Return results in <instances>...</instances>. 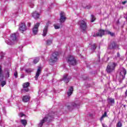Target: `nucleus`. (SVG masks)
I'll use <instances>...</instances> for the list:
<instances>
[{"mask_svg":"<svg viewBox=\"0 0 127 127\" xmlns=\"http://www.w3.org/2000/svg\"><path fill=\"white\" fill-rule=\"evenodd\" d=\"M54 116H55V114H54V112H53L49 113L48 115H46L44 119L41 120L38 125V127H42V126H43V124L45 123V122H51V121L54 119Z\"/></svg>","mask_w":127,"mask_h":127,"instance_id":"nucleus-1","label":"nucleus"},{"mask_svg":"<svg viewBox=\"0 0 127 127\" xmlns=\"http://www.w3.org/2000/svg\"><path fill=\"white\" fill-rule=\"evenodd\" d=\"M17 42V38H16V35L15 33L12 34L9 39H7L5 40V43L8 44V45H13Z\"/></svg>","mask_w":127,"mask_h":127,"instance_id":"nucleus-2","label":"nucleus"},{"mask_svg":"<svg viewBox=\"0 0 127 127\" xmlns=\"http://www.w3.org/2000/svg\"><path fill=\"white\" fill-rule=\"evenodd\" d=\"M58 56H59V53H58V52H55L52 54L49 60L50 64H51V65H53L57 62V60H58Z\"/></svg>","mask_w":127,"mask_h":127,"instance_id":"nucleus-3","label":"nucleus"},{"mask_svg":"<svg viewBox=\"0 0 127 127\" xmlns=\"http://www.w3.org/2000/svg\"><path fill=\"white\" fill-rule=\"evenodd\" d=\"M78 23L81 31L86 32V30H87V22L84 20H81L78 21Z\"/></svg>","mask_w":127,"mask_h":127,"instance_id":"nucleus-4","label":"nucleus"},{"mask_svg":"<svg viewBox=\"0 0 127 127\" xmlns=\"http://www.w3.org/2000/svg\"><path fill=\"white\" fill-rule=\"evenodd\" d=\"M105 34H109L111 36H114L115 35V33H112V32L109 30H104L100 29L99 31V32L96 33V36H98L99 37H102L103 35H105Z\"/></svg>","mask_w":127,"mask_h":127,"instance_id":"nucleus-5","label":"nucleus"},{"mask_svg":"<svg viewBox=\"0 0 127 127\" xmlns=\"http://www.w3.org/2000/svg\"><path fill=\"white\" fill-rule=\"evenodd\" d=\"M116 66H117V63H111L109 64L106 69L107 73H112L116 68Z\"/></svg>","mask_w":127,"mask_h":127,"instance_id":"nucleus-6","label":"nucleus"},{"mask_svg":"<svg viewBox=\"0 0 127 127\" xmlns=\"http://www.w3.org/2000/svg\"><path fill=\"white\" fill-rule=\"evenodd\" d=\"M67 61L69 65H72V66H75L77 64V61L73 56H69L67 58Z\"/></svg>","mask_w":127,"mask_h":127,"instance_id":"nucleus-7","label":"nucleus"},{"mask_svg":"<svg viewBox=\"0 0 127 127\" xmlns=\"http://www.w3.org/2000/svg\"><path fill=\"white\" fill-rule=\"evenodd\" d=\"M29 86H30V83L29 82H27L24 83L22 85L23 89L22 90V92H28L29 91V89H28Z\"/></svg>","mask_w":127,"mask_h":127,"instance_id":"nucleus-8","label":"nucleus"},{"mask_svg":"<svg viewBox=\"0 0 127 127\" xmlns=\"http://www.w3.org/2000/svg\"><path fill=\"white\" fill-rule=\"evenodd\" d=\"M39 25H40V23H36L34 27L32 29V32L34 35H36L37 34V32H38V27H39Z\"/></svg>","mask_w":127,"mask_h":127,"instance_id":"nucleus-9","label":"nucleus"},{"mask_svg":"<svg viewBox=\"0 0 127 127\" xmlns=\"http://www.w3.org/2000/svg\"><path fill=\"white\" fill-rule=\"evenodd\" d=\"M66 14L64 12H61L60 13V22L61 23H63V22H65L66 20Z\"/></svg>","mask_w":127,"mask_h":127,"instance_id":"nucleus-10","label":"nucleus"},{"mask_svg":"<svg viewBox=\"0 0 127 127\" xmlns=\"http://www.w3.org/2000/svg\"><path fill=\"white\" fill-rule=\"evenodd\" d=\"M79 106H80V105L79 104H77L75 103H71V105H66V107L68 109V110H69V111H71V110H73V109L74 108H78V107H79Z\"/></svg>","mask_w":127,"mask_h":127,"instance_id":"nucleus-11","label":"nucleus"},{"mask_svg":"<svg viewBox=\"0 0 127 127\" xmlns=\"http://www.w3.org/2000/svg\"><path fill=\"white\" fill-rule=\"evenodd\" d=\"M126 75H127V70L126 69L122 68L121 69V71L120 72V78L124 80L125 78Z\"/></svg>","mask_w":127,"mask_h":127,"instance_id":"nucleus-12","label":"nucleus"},{"mask_svg":"<svg viewBox=\"0 0 127 127\" xmlns=\"http://www.w3.org/2000/svg\"><path fill=\"white\" fill-rule=\"evenodd\" d=\"M19 30L20 31H25L26 30V26L25 25V23L21 22L19 24Z\"/></svg>","mask_w":127,"mask_h":127,"instance_id":"nucleus-13","label":"nucleus"},{"mask_svg":"<svg viewBox=\"0 0 127 127\" xmlns=\"http://www.w3.org/2000/svg\"><path fill=\"white\" fill-rule=\"evenodd\" d=\"M41 74V67H39L36 73V75L35 76V79L36 81H37L38 80V77H39V75Z\"/></svg>","mask_w":127,"mask_h":127,"instance_id":"nucleus-14","label":"nucleus"},{"mask_svg":"<svg viewBox=\"0 0 127 127\" xmlns=\"http://www.w3.org/2000/svg\"><path fill=\"white\" fill-rule=\"evenodd\" d=\"M71 76H68V75L65 74L64 75L63 81L66 83H69L70 82V80H71Z\"/></svg>","mask_w":127,"mask_h":127,"instance_id":"nucleus-15","label":"nucleus"},{"mask_svg":"<svg viewBox=\"0 0 127 127\" xmlns=\"http://www.w3.org/2000/svg\"><path fill=\"white\" fill-rule=\"evenodd\" d=\"M48 24H49V22L47 23L46 25L45 26L43 30V36H46V34H47V31L48 30Z\"/></svg>","mask_w":127,"mask_h":127,"instance_id":"nucleus-16","label":"nucleus"},{"mask_svg":"<svg viewBox=\"0 0 127 127\" xmlns=\"http://www.w3.org/2000/svg\"><path fill=\"white\" fill-rule=\"evenodd\" d=\"M30 99V97L29 96L25 95L23 97L22 101L24 103H27L28 101Z\"/></svg>","mask_w":127,"mask_h":127,"instance_id":"nucleus-17","label":"nucleus"},{"mask_svg":"<svg viewBox=\"0 0 127 127\" xmlns=\"http://www.w3.org/2000/svg\"><path fill=\"white\" fill-rule=\"evenodd\" d=\"M32 15L35 19H37L39 18V13H37V11H35L34 12L32 13Z\"/></svg>","mask_w":127,"mask_h":127,"instance_id":"nucleus-18","label":"nucleus"},{"mask_svg":"<svg viewBox=\"0 0 127 127\" xmlns=\"http://www.w3.org/2000/svg\"><path fill=\"white\" fill-rule=\"evenodd\" d=\"M3 80V71L1 69V65H0V82Z\"/></svg>","mask_w":127,"mask_h":127,"instance_id":"nucleus-19","label":"nucleus"},{"mask_svg":"<svg viewBox=\"0 0 127 127\" xmlns=\"http://www.w3.org/2000/svg\"><path fill=\"white\" fill-rule=\"evenodd\" d=\"M72 94H73V86H71L67 91L68 97H70Z\"/></svg>","mask_w":127,"mask_h":127,"instance_id":"nucleus-20","label":"nucleus"},{"mask_svg":"<svg viewBox=\"0 0 127 127\" xmlns=\"http://www.w3.org/2000/svg\"><path fill=\"white\" fill-rule=\"evenodd\" d=\"M107 101L109 104H115V99L112 98H109L107 99Z\"/></svg>","mask_w":127,"mask_h":127,"instance_id":"nucleus-21","label":"nucleus"},{"mask_svg":"<svg viewBox=\"0 0 127 127\" xmlns=\"http://www.w3.org/2000/svg\"><path fill=\"white\" fill-rule=\"evenodd\" d=\"M20 123H21V124H22V125L23 126H24V127H25V126H26V125H27V121H26V120H25L24 119L21 120Z\"/></svg>","mask_w":127,"mask_h":127,"instance_id":"nucleus-22","label":"nucleus"},{"mask_svg":"<svg viewBox=\"0 0 127 127\" xmlns=\"http://www.w3.org/2000/svg\"><path fill=\"white\" fill-rule=\"evenodd\" d=\"M6 78H9V69H6L5 70Z\"/></svg>","mask_w":127,"mask_h":127,"instance_id":"nucleus-23","label":"nucleus"},{"mask_svg":"<svg viewBox=\"0 0 127 127\" xmlns=\"http://www.w3.org/2000/svg\"><path fill=\"white\" fill-rule=\"evenodd\" d=\"M52 42H53V39H49L46 41V45H51L52 44Z\"/></svg>","mask_w":127,"mask_h":127,"instance_id":"nucleus-24","label":"nucleus"},{"mask_svg":"<svg viewBox=\"0 0 127 127\" xmlns=\"http://www.w3.org/2000/svg\"><path fill=\"white\" fill-rule=\"evenodd\" d=\"M4 56H5V54L4 53L2 52H1L0 53V60H2V59H3V57H4Z\"/></svg>","mask_w":127,"mask_h":127,"instance_id":"nucleus-25","label":"nucleus"},{"mask_svg":"<svg viewBox=\"0 0 127 127\" xmlns=\"http://www.w3.org/2000/svg\"><path fill=\"white\" fill-rule=\"evenodd\" d=\"M33 71V69H31V68H27L25 69V72H26V73H31V72Z\"/></svg>","mask_w":127,"mask_h":127,"instance_id":"nucleus-26","label":"nucleus"},{"mask_svg":"<svg viewBox=\"0 0 127 127\" xmlns=\"http://www.w3.org/2000/svg\"><path fill=\"white\" fill-rule=\"evenodd\" d=\"M117 127H122L123 124H122V122L119 121L116 125Z\"/></svg>","mask_w":127,"mask_h":127,"instance_id":"nucleus-27","label":"nucleus"},{"mask_svg":"<svg viewBox=\"0 0 127 127\" xmlns=\"http://www.w3.org/2000/svg\"><path fill=\"white\" fill-rule=\"evenodd\" d=\"M39 62V58H36L34 60L33 63H34V64H36L37 63H38Z\"/></svg>","mask_w":127,"mask_h":127,"instance_id":"nucleus-28","label":"nucleus"},{"mask_svg":"<svg viewBox=\"0 0 127 127\" xmlns=\"http://www.w3.org/2000/svg\"><path fill=\"white\" fill-rule=\"evenodd\" d=\"M95 19H96V18H95V16H94V15H91V22H94V21H95Z\"/></svg>","mask_w":127,"mask_h":127,"instance_id":"nucleus-29","label":"nucleus"},{"mask_svg":"<svg viewBox=\"0 0 127 127\" xmlns=\"http://www.w3.org/2000/svg\"><path fill=\"white\" fill-rule=\"evenodd\" d=\"M0 84H1V87H3L4 85H6V82L4 80H2L1 81Z\"/></svg>","mask_w":127,"mask_h":127,"instance_id":"nucleus-30","label":"nucleus"},{"mask_svg":"<svg viewBox=\"0 0 127 127\" xmlns=\"http://www.w3.org/2000/svg\"><path fill=\"white\" fill-rule=\"evenodd\" d=\"M105 117H107V112H105L104 115L102 116L100 119L101 121L103 120V119H104V118H105Z\"/></svg>","mask_w":127,"mask_h":127,"instance_id":"nucleus-31","label":"nucleus"},{"mask_svg":"<svg viewBox=\"0 0 127 127\" xmlns=\"http://www.w3.org/2000/svg\"><path fill=\"white\" fill-rule=\"evenodd\" d=\"M92 51L94 52L95 51V49H96V45H93V46L91 47V48Z\"/></svg>","mask_w":127,"mask_h":127,"instance_id":"nucleus-32","label":"nucleus"},{"mask_svg":"<svg viewBox=\"0 0 127 127\" xmlns=\"http://www.w3.org/2000/svg\"><path fill=\"white\" fill-rule=\"evenodd\" d=\"M111 46H112V48H113V49L116 48V43H113L112 44H111Z\"/></svg>","mask_w":127,"mask_h":127,"instance_id":"nucleus-33","label":"nucleus"},{"mask_svg":"<svg viewBox=\"0 0 127 127\" xmlns=\"http://www.w3.org/2000/svg\"><path fill=\"white\" fill-rule=\"evenodd\" d=\"M82 7H84L85 8H87V9H90V8L92 7V6H91V5H87L86 7H84V6L82 5Z\"/></svg>","mask_w":127,"mask_h":127,"instance_id":"nucleus-34","label":"nucleus"},{"mask_svg":"<svg viewBox=\"0 0 127 127\" xmlns=\"http://www.w3.org/2000/svg\"><path fill=\"white\" fill-rule=\"evenodd\" d=\"M54 27L55 29H59V28H60V26L54 25Z\"/></svg>","mask_w":127,"mask_h":127,"instance_id":"nucleus-35","label":"nucleus"},{"mask_svg":"<svg viewBox=\"0 0 127 127\" xmlns=\"http://www.w3.org/2000/svg\"><path fill=\"white\" fill-rule=\"evenodd\" d=\"M14 76L15 78H17V72L16 71L14 73Z\"/></svg>","mask_w":127,"mask_h":127,"instance_id":"nucleus-36","label":"nucleus"},{"mask_svg":"<svg viewBox=\"0 0 127 127\" xmlns=\"http://www.w3.org/2000/svg\"><path fill=\"white\" fill-rule=\"evenodd\" d=\"M19 117H20V118H22V117H23V116H24V114H23V113H20V114H19Z\"/></svg>","mask_w":127,"mask_h":127,"instance_id":"nucleus-37","label":"nucleus"},{"mask_svg":"<svg viewBox=\"0 0 127 127\" xmlns=\"http://www.w3.org/2000/svg\"><path fill=\"white\" fill-rule=\"evenodd\" d=\"M98 62H100V61L101 60L100 58V55L98 56Z\"/></svg>","mask_w":127,"mask_h":127,"instance_id":"nucleus-38","label":"nucleus"},{"mask_svg":"<svg viewBox=\"0 0 127 127\" xmlns=\"http://www.w3.org/2000/svg\"><path fill=\"white\" fill-rule=\"evenodd\" d=\"M31 25V23H28L27 26L28 27H30Z\"/></svg>","mask_w":127,"mask_h":127,"instance_id":"nucleus-39","label":"nucleus"},{"mask_svg":"<svg viewBox=\"0 0 127 127\" xmlns=\"http://www.w3.org/2000/svg\"><path fill=\"white\" fill-rule=\"evenodd\" d=\"M127 1H124L123 2H122V4H126V3H127Z\"/></svg>","mask_w":127,"mask_h":127,"instance_id":"nucleus-40","label":"nucleus"},{"mask_svg":"<svg viewBox=\"0 0 127 127\" xmlns=\"http://www.w3.org/2000/svg\"><path fill=\"white\" fill-rule=\"evenodd\" d=\"M102 127H108V126H107V125H106L105 124H102Z\"/></svg>","mask_w":127,"mask_h":127,"instance_id":"nucleus-41","label":"nucleus"},{"mask_svg":"<svg viewBox=\"0 0 127 127\" xmlns=\"http://www.w3.org/2000/svg\"><path fill=\"white\" fill-rule=\"evenodd\" d=\"M121 56V55H120V53H117V57H120Z\"/></svg>","mask_w":127,"mask_h":127,"instance_id":"nucleus-42","label":"nucleus"},{"mask_svg":"<svg viewBox=\"0 0 127 127\" xmlns=\"http://www.w3.org/2000/svg\"><path fill=\"white\" fill-rule=\"evenodd\" d=\"M23 48V46H20L19 47V49H21L22 48Z\"/></svg>","mask_w":127,"mask_h":127,"instance_id":"nucleus-43","label":"nucleus"},{"mask_svg":"<svg viewBox=\"0 0 127 127\" xmlns=\"http://www.w3.org/2000/svg\"><path fill=\"white\" fill-rule=\"evenodd\" d=\"M93 36L95 37V35H94Z\"/></svg>","mask_w":127,"mask_h":127,"instance_id":"nucleus-44","label":"nucleus"},{"mask_svg":"<svg viewBox=\"0 0 127 127\" xmlns=\"http://www.w3.org/2000/svg\"><path fill=\"white\" fill-rule=\"evenodd\" d=\"M124 107H126V105H124Z\"/></svg>","mask_w":127,"mask_h":127,"instance_id":"nucleus-45","label":"nucleus"}]
</instances>
